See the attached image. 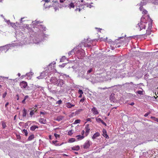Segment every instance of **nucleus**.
<instances>
[{
  "mask_svg": "<svg viewBox=\"0 0 158 158\" xmlns=\"http://www.w3.org/2000/svg\"><path fill=\"white\" fill-rule=\"evenodd\" d=\"M91 41L87 40L85 43H84V45L85 47H90L91 46Z\"/></svg>",
  "mask_w": 158,
  "mask_h": 158,
  "instance_id": "423d86ee",
  "label": "nucleus"
},
{
  "mask_svg": "<svg viewBox=\"0 0 158 158\" xmlns=\"http://www.w3.org/2000/svg\"><path fill=\"white\" fill-rule=\"evenodd\" d=\"M75 153L76 154H78V152H75Z\"/></svg>",
  "mask_w": 158,
  "mask_h": 158,
  "instance_id": "69168bd1",
  "label": "nucleus"
},
{
  "mask_svg": "<svg viewBox=\"0 0 158 158\" xmlns=\"http://www.w3.org/2000/svg\"><path fill=\"white\" fill-rule=\"evenodd\" d=\"M74 105L71 104L69 102H67L66 104V106L68 108H70L74 106Z\"/></svg>",
  "mask_w": 158,
  "mask_h": 158,
  "instance_id": "f3484780",
  "label": "nucleus"
},
{
  "mask_svg": "<svg viewBox=\"0 0 158 158\" xmlns=\"http://www.w3.org/2000/svg\"><path fill=\"white\" fill-rule=\"evenodd\" d=\"M52 82L55 85H57L58 83V80L55 77H53L52 79Z\"/></svg>",
  "mask_w": 158,
  "mask_h": 158,
  "instance_id": "9d476101",
  "label": "nucleus"
},
{
  "mask_svg": "<svg viewBox=\"0 0 158 158\" xmlns=\"http://www.w3.org/2000/svg\"><path fill=\"white\" fill-rule=\"evenodd\" d=\"M73 134L72 131V130L69 131L68 132V134L69 135H71Z\"/></svg>",
  "mask_w": 158,
  "mask_h": 158,
  "instance_id": "ea45409f",
  "label": "nucleus"
},
{
  "mask_svg": "<svg viewBox=\"0 0 158 158\" xmlns=\"http://www.w3.org/2000/svg\"><path fill=\"white\" fill-rule=\"evenodd\" d=\"M40 87H41L40 86H38L37 87V88H40Z\"/></svg>",
  "mask_w": 158,
  "mask_h": 158,
  "instance_id": "680f3d73",
  "label": "nucleus"
},
{
  "mask_svg": "<svg viewBox=\"0 0 158 158\" xmlns=\"http://www.w3.org/2000/svg\"><path fill=\"white\" fill-rule=\"evenodd\" d=\"M140 11H142V13L143 14H147V11L145 9H144L142 6H140L139 8Z\"/></svg>",
  "mask_w": 158,
  "mask_h": 158,
  "instance_id": "ddd939ff",
  "label": "nucleus"
},
{
  "mask_svg": "<svg viewBox=\"0 0 158 158\" xmlns=\"http://www.w3.org/2000/svg\"><path fill=\"white\" fill-rule=\"evenodd\" d=\"M92 112L94 114H97L98 113V110L95 107H93L91 109Z\"/></svg>",
  "mask_w": 158,
  "mask_h": 158,
  "instance_id": "1a4fd4ad",
  "label": "nucleus"
},
{
  "mask_svg": "<svg viewBox=\"0 0 158 158\" xmlns=\"http://www.w3.org/2000/svg\"><path fill=\"white\" fill-rule=\"evenodd\" d=\"M18 98V97H19V95H18V94H17L16 96Z\"/></svg>",
  "mask_w": 158,
  "mask_h": 158,
  "instance_id": "e2e57ef3",
  "label": "nucleus"
},
{
  "mask_svg": "<svg viewBox=\"0 0 158 158\" xmlns=\"http://www.w3.org/2000/svg\"><path fill=\"white\" fill-rule=\"evenodd\" d=\"M99 122H101L102 124L105 125V126H106V124L102 120L99 118Z\"/></svg>",
  "mask_w": 158,
  "mask_h": 158,
  "instance_id": "2f4dec72",
  "label": "nucleus"
},
{
  "mask_svg": "<svg viewBox=\"0 0 158 158\" xmlns=\"http://www.w3.org/2000/svg\"><path fill=\"white\" fill-rule=\"evenodd\" d=\"M91 144V142L89 140H87L83 145V147L84 149L88 148Z\"/></svg>",
  "mask_w": 158,
  "mask_h": 158,
  "instance_id": "7ed1b4c3",
  "label": "nucleus"
},
{
  "mask_svg": "<svg viewBox=\"0 0 158 158\" xmlns=\"http://www.w3.org/2000/svg\"><path fill=\"white\" fill-rule=\"evenodd\" d=\"M34 108H33L31 109V110L30 113V115L31 117L36 112L37 110V105H35L34 107Z\"/></svg>",
  "mask_w": 158,
  "mask_h": 158,
  "instance_id": "39448f33",
  "label": "nucleus"
},
{
  "mask_svg": "<svg viewBox=\"0 0 158 158\" xmlns=\"http://www.w3.org/2000/svg\"><path fill=\"white\" fill-rule=\"evenodd\" d=\"M7 94V93L6 92H5L2 95V97L3 98H4L6 96V95Z\"/></svg>",
  "mask_w": 158,
  "mask_h": 158,
  "instance_id": "4c0bfd02",
  "label": "nucleus"
},
{
  "mask_svg": "<svg viewBox=\"0 0 158 158\" xmlns=\"http://www.w3.org/2000/svg\"><path fill=\"white\" fill-rule=\"evenodd\" d=\"M6 46H3V47H0V52H1V51L2 52V50L4 49H6Z\"/></svg>",
  "mask_w": 158,
  "mask_h": 158,
  "instance_id": "bb28decb",
  "label": "nucleus"
},
{
  "mask_svg": "<svg viewBox=\"0 0 158 158\" xmlns=\"http://www.w3.org/2000/svg\"><path fill=\"white\" fill-rule=\"evenodd\" d=\"M151 118L153 119V120L158 122V118H156L155 117H151Z\"/></svg>",
  "mask_w": 158,
  "mask_h": 158,
  "instance_id": "cd10ccee",
  "label": "nucleus"
},
{
  "mask_svg": "<svg viewBox=\"0 0 158 158\" xmlns=\"http://www.w3.org/2000/svg\"><path fill=\"white\" fill-rule=\"evenodd\" d=\"M75 141V139L74 138H72L70 139L69 140V141L70 142H73Z\"/></svg>",
  "mask_w": 158,
  "mask_h": 158,
  "instance_id": "c85d7f7f",
  "label": "nucleus"
},
{
  "mask_svg": "<svg viewBox=\"0 0 158 158\" xmlns=\"http://www.w3.org/2000/svg\"><path fill=\"white\" fill-rule=\"evenodd\" d=\"M23 132L25 134V135L27 136L28 135L27 131V130L24 129L23 131Z\"/></svg>",
  "mask_w": 158,
  "mask_h": 158,
  "instance_id": "a878e982",
  "label": "nucleus"
},
{
  "mask_svg": "<svg viewBox=\"0 0 158 158\" xmlns=\"http://www.w3.org/2000/svg\"><path fill=\"white\" fill-rule=\"evenodd\" d=\"M85 135H88L89 133V132L90 130V128L89 127L88 125L86 126L85 128Z\"/></svg>",
  "mask_w": 158,
  "mask_h": 158,
  "instance_id": "0eeeda50",
  "label": "nucleus"
},
{
  "mask_svg": "<svg viewBox=\"0 0 158 158\" xmlns=\"http://www.w3.org/2000/svg\"><path fill=\"white\" fill-rule=\"evenodd\" d=\"M81 122V120L79 119H77L75 120L74 121V124H77L80 123Z\"/></svg>",
  "mask_w": 158,
  "mask_h": 158,
  "instance_id": "c756f323",
  "label": "nucleus"
},
{
  "mask_svg": "<svg viewBox=\"0 0 158 158\" xmlns=\"http://www.w3.org/2000/svg\"><path fill=\"white\" fill-rule=\"evenodd\" d=\"M28 98V96L27 95V96H25L24 99H25V100H26Z\"/></svg>",
  "mask_w": 158,
  "mask_h": 158,
  "instance_id": "de8ad7c7",
  "label": "nucleus"
},
{
  "mask_svg": "<svg viewBox=\"0 0 158 158\" xmlns=\"http://www.w3.org/2000/svg\"><path fill=\"white\" fill-rule=\"evenodd\" d=\"M115 45H116V44ZM116 46H117V48H119L120 47V45H119V44H117V45H116Z\"/></svg>",
  "mask_w": 158,
  "mask_h": 158,
  "instance_id": "5fc2aeb1",
  "label": "nucleus"
},
{
  "mask_svg": "<svg viewBox=\"0 0 158 158\" xmlns=\"http://www.w3.org/2000/svg\"><path fill=\"white\" fill-rule=\"evenodd\" d=\"M102 132V135L104 137L106 138H109V137L107 134L106 131L105 129H103Z\"/></svg>",
  "mask_w": 158,
  "mask_h": 158,
  "instance_id": "6e6552de",
  "label": "nucleus"
},
{
  "mask_svg": "<svg viewBox=\"0 0 158 158\" xmlns=\"http://www.w3.org/2000/svg\"><path fill=\"white\" fill-rule=\"evenodd\" d=\"M34 138V135L32 134L29 137L27 140L28 141H31V140L33 139Z\"/></svg>",
  "mask_w": 158,
  "mask_h": 158,
  "instance_id": "4be33fe9",
  "label": "nucleus"
},
{
  "mask_svg": "<svg viewBox=\"0 0 158 158\" xmlns=\"http://www.w3.org/2000/svg\"><path fill=\"white\" fill-rule=\"evenodd\" d=\"M82 110V109H80L78 110V111H79V112H80V111H81Z\"/></svg>",
  "mask_w": 158,
  "mask_h": 158,
  "instance_id": "13d9d810",
  "label": "nucleus"
},
{
  "mask_svg": "<svg viewBox=\"0 0 158 158\" xmlns=\"http://www.w3.org/2000/svg\"><path fill=\"white\" fill-rule=\"evenodd\" d=\"M77 10H78L79 12H80L81 10H83V8H79L78 9L77 8V9H76L75 10L77 11Z\"/></svg>",
  "mask_w": 158,
  "mask_h": 158,
  "instance_id": "f704fd0d",
  "label": "nucleus"
},
{
  "mask_svg": "<svg viewBox=\"0 0 158 158\" xmlns=\"http://www.w3.org/2000/svg\"><path fill=\"white\" fill-rule=\"evenodd\" d=\"M52 143L53 144H54L55 146H57L60 145L59 144L56 143L58 142V141L56 140L55 141H52Z\"/></svg>",
  "mask_w": 158,
  "mask_h": 158,
  "instance_id": "b1692460",
  "label": "nucleus"
},
{
  "mask_svg": "<svg viewBox=\"0 0 158 158\" xmlns=\"http://www.w3.org/2000/svg\"><path fill=\"white\" fill-rule=\"evenodd\" d=\"M73 52L72 51H71L69 52V55H71L72 54V53Z\"/></svg>",
  "mask_w": 158,
  "mask_h": 158,
  "instance_id": "49530a36",
  "label": "nucleus"
},
{
  "mask_svg": "<svg viewBox=\"0 0 158 158\" xmlns=\"http://www.w3.org/2000/svg\"><path fill=\"white\" fill-rule=\"evenodd\" d=\"M9 103L8 102H6V104L5 105V106L6 107L8 105Z\"/></svg>",
  "mask_w": 158,
  "mask_h": 158,
  "instance_id": "8fccbe9b",
  "label": "nucleus"
},
{
  "mask_svg": "<svg viewBox=\"0 0 158 158\" xmlns=\"http://www.w3.org/2000/svg\"><path fill=\"white\" fill-rule=\"evenodd\" d=\"M39 121L40 123L44 124L46 123V119L43 118H40L39 119Z\"/></svg>",
  "mask_w": 158,
  "mask_h": 158,
  "instance_id": "4468645a",
  "label": "nucleus"
},
{
  "mask_svg": "<svg viewBox=\"0 0 158 158\" xmlns=\"http://www.w3.org/2000/svg\"><path fill=\"white\" fill-rule=\"evenodd\" d=\"M101 29L99 28V31H101Z\"/></svg>",
  "mask_w": 158,
  "mask_h": 158,
  "instance_id": "338daca9",
  "label": "nucleus"
},
{
  "mask_svg": "<svg viewBox=\"0 0 158 158\" xmlns=\"http://www.w3.org/2000/svg\"><path fill=\"white\" fill-rule=\"evenodd\" d=\"M75 7L74 3L73 2H71L69 5L68 7L70 8H74Z\"/></svg>",
  "mask_w": 158,
  "mask_h": 158,
  "instance_id": "412c9836",
  "label": "nucleus"
},
{
  "mask_svg": "<svg viewBox=\"0 0 158 158\" xmlns=\"http://www.w3.org/2000/svg\"><path fill=\"white\" fill-rule=\"evenodd\" d=\"M59 66L61 67H64L65 66V65L64 64H63L61 65H60Z\"/></svg>",
  "mask_w": 158,
  "mask_h": 158,
  "instance_id": "09e8293b",
  "label": "nucleus"
},
{
  "mask_svg": "<svg viewBox=\"0 0 158 158\" xmlns=\"http://www.w3.org/2000/svg\"><path fill=\"white\" fill-rule=\"evenodd\" d=\"M80 147L78 145H76L71 147L72 149L75 151H78L80 149Z\"/></svg>",
  "mask_w": 158,
  "mask_h": 158,
  "instance_id": "f8f14e48",
  "label": "nucleus"
},
{
  "mask_svg": "<svg viewBox=\"0 0 158 158\" xmlns=\"http://www.w3.org/2000/svg\"><path fill=\"white\" fill-rule=\"evenodd\" d=\"M51 135H50V136H49V138H50V139H51Z\"/></svg>",
  "mask_w": 158,
  "mask_h": 158,
  "instance_id": "774afa93",
  "label": "nucleus"
},
{
  "mask_svg": "<svg viewBox=\"0 0 158 158\" xmlns=\"http://www.w3.org/2000/svg\"><path fill=\"white\" fill-rule=\"evenodd\" d=\"M85 100V98H82L81 99L80 101V103H83L84 101Z\"/></svg>",
  "mask_w": 158,
  "mask_h": 158,
  "instance_id": "c9c22d12",
  "label": "nucleus"
},
{
  "mask_svg": "<svg viewBox=\"0 0 158 158\" xmlns=\"http://www.w3.org/2000/svg\"><path fill=\"white\" fill-rule=\"evenodd\" d=\"M82 97V94H80L79 96L78 97L79 98H81Z\"/></svg>",
  "mask_w": 158,
  "mask_h": 158,
  "instance_id": "6e6d98bb",
  "label": "nucleus"
},
{
  "mask_svg": "<svg viewBox=\"0 0 158 158\" xmlns=\"http://www.w3.org/2000/svg\"><path fill=\"white\" fill-rule=\"evenodd\" d=\"M40 114H44V112H40Z\"/></svg>",
  "mask_w": 158,
  "mask_h": 158,
  "instance_id": "bf43d9fd",
  "label": "nucleus"
},
{
  "mask_svg": "<svg viewBox=\"0 0 158 158\" xmlns=\"http://www.w3.org/2000/svg\"><path fill=\"white\" fill-rule=\"evenodd\" d=\"M62 101L61 100H59V101H58L56 103L60 105V104H61L62 103Z\"/></svg>",
  "mask_w": 158,
  "mask_h": 158,
  "instance_id": "e433bc0d",
  "label": "nucleus"
},
{
  "mask_svg": "<svg viewBox=\"0 0 158 158\" xmlns=\"http://www.w3.org/2000/svg\"><path fill=\"white\" fill-rule=\"evenodd\" d=\"M65 0H60V2L61 3L63 2Z\"/></svg>",
  "mask_w": 158,
  "mask_h": 158,
  "instance_id": "603ef678",
  "label": "nucleus"
},
{
  "mask_svg": "<svg viewBox=\"0 0 158 158\" xmlns=\"http://www.w3.org/2000/svg\"><path fill=\"white\" fill-rule=\"evenodd\" d=\"M95 119L97 122H99V118H98V117L96 118H95Z\"/></svg>",
  "mask_w": 158,
  "mask_h": 158,
  "instance_id": "3c124183",
  "label": "nucleus"
},
{
  "mask_svg": "<svg viewBox=\"0 0 158 158\" xmlns=\"http://www.w3.org/2000/svg\"><path fill=\"white\" fill-rule=\"evenodd\" d=\"M118 41V40H116L115 41V42L112 41L111 40H109L108 42H109V43L110 44V47L112 48V49H114L115 48H117L116 45H117V41Z\"/></svg>",
  "mask_w": 158,
  "mask_h": 158,
  "instance_id": "f03ea898",
  "label": "nucleus"
},
{
  "mask_svg": "<svg viewBox=\"0 0 158 158\" xmlns=\"http://www.w3.org/2000/svg\"><path fill=\"white\" fill-rule=\"evenodd\" d=\"M2 125L3 129L5 128L6 127V123L4 122H2Z\"/></svg>",
  "mask_w": 158,
  "mask_h": 158,
  "instance_id": "5701e85b",
  "label": "nucleus"
},
{
  "mask_svg": "<svg viewBox=\"0 0 158 158\" xmlns=\"http://www.w3.org/2000/svg\"><path fill=\"white\" fill-rule=\"evenodd\" d=\"M137 93L139 95L143 94V91L141 90H139L137 92Z\"/></svg>",
  "mask_w": 158,
  "mask_h": 158,
  "instance_id": "7c9ffc66",
  "label": "nucleus"
},
{
  "mask_svg": "<svg viewBox=\"0 0 158 158\" xmlns=\"http://www.w3.org/2000/svg\"><path fill=\"white\" fill-rule=\"evenodd\" d=\"M86 120L87 121H90V122H91V118H87L86 119Z\"/></svg>",
  "mask_w": 158,
  "mask_h": 158,
  "instance_id": "c03bdc74",
  "label": "nucleus"
},
{
  "mask_svg": "<svg viewBox=\"0 0 158 158\" xmlns=\"http://www.w3.org/2000/svg\"><path fill=\"white\" fill-rule=\"evenodd\" d=\"M150 114V113H146L144 115V116L145 117H147Z\"/></svg>",
  "mask_w": 158,
  "mask_h": 158,
  "instance_id": "37998d69",
  "label": "nucleus"
},
{
  "mask_svg": "<svg viewBox=\"0 0 158 158\" xmlns=\"http://www.w3.org/2000/svg\"><path fill=\"white\" fill-rule=\"evenodd\" d=\"M92 71V69H90L88 71H87V73H90Z\"/></svg>",
  "mask_w": 158,
  "mask_h": 158,
  "instance_id": "79ce46f5",
  "label": "nucleus"
},
{
  "mask_svg": "<svg viewBox=\"0 0 158 158\" xmlns=\"http://www.w3.org/2000/svg\"><path fill=\"white\" fill-rule=\"evenodd\" d=\"M64 118V117L62 116H58L56 118V120L58 121H60L63 119Z\"/></svg>",
  "mask_w": 158,
  "mask_h": 158,
  "instance_id": "6ab92c4d",
  "label": "nucleus"
},
{
  "mask_svg": "<svg viewBox=\"0 0 158 158\" xmlns=\"http://www.w3.org/2000/svg\"><path fill=\"white\" fill-rule=\"evenodd\" d=\"M64 84L63 81L61 79H58V83L57 86H62Z\"/></svg>",
  "mask_w": 158,
  "mask_h": 158,
  "instance_id": "9b49d317",
  "label": "nucleus"
},
{
  "mask_svg": "<svg viewBox=\"0 0 158 158\" xmlns=\"http://www.w3.org/2000/svg\"><path fill=\"white\" fill-rule=\"evenodd\" d=\"M19 85L22 89L26 88L27 86V83L25 81H23L20 82Z\"/></svg>",
  "mask_w": 158,
  "mask_h": 158,
  "instance_id": "20e7f679",
  "label": "nucleus"
},
{
  "mask_svg": "<svg viewBox=\"0 0 158 158\" xmlns=\"http://www.w3.org/2000/svg\"><path fill=\"white\" fill-rule=\"evenodd\" d=\"M78 93L79 94H83L82 90L81 89L78 90Z\"/></svg>",
  "mask_w": 158,
  "mask_h": 158,
  "instance_id": "473e14b6",
  "label": "nucleus"
},
{
  "mask_svg": "<svg viewBox=\"0 0 158 158\" xmlns=\"http://www.w3.org/2000/svg\"><path fill=\"white\" fill-rule=\"evenodd\" d=\"M43 1H44L45 3L44 4V6L46 7H47L46 5V3H48L49 2L50 0H43Z\"/></svg>",
  "mask_w": 158,
  "mask_h": 158,
  "instance_id": "393cba45",
  "label": "nucleus"
},
{
  "mask_svg": "<svg viewBox=\"0 0 158 158\" xmlns=\"http://www.w3.org/2000/svg\"><path fill=\"white\" fill-rule=\"evenodd\" d=\"M54 135L56 139H57V138H60V135H59L55 133Z\"/></svg>",
  "mask_w": 158,
  "mask_h": 158,
  "instance_id": "72a5a7b5",
  "label": "nucleus"
},
{
  "mask_svg": "<svg viewBox=\"0 0 158 158\" xmlns=\"http://www.w3.org/2000/svg\"><path fill=\"white\" fill-rule=\"evenodd\" d=\"M84 133H85V131L84 130L82 131H81V132L82 135H83L84 134Z\"/></svg>",
  "mask_w": 158,
  "mask_h": 158,
  "instance_id": "a18cd8bd",
  "label": "nucleus"
},
{
  "mask_svg": "<svg viewBox=\"0 0 158 158\" xmlns=\"http://www.w3.org/2000/svg\"><path fill=\"white\" fill-rule=\"evenodd\" d=\"M137 27L140 31L143 29L145 30V28L146 27L147 28V29L146 30V33H145V31L141 35L143 38L146 39L148 36H149L151 34L152 22L151 21L147 22L145 17L143 16L141 19L140 22L138 23Z\"/></svg>",
  "mask_w": 158,
  "mask_h": 158,
  "instance_id": "f257e3e1",
  "label": "nucleus"
},
{
  "mask_svg": "<svg viewBox=\"0 0 158 158\" xmlns=\"http://www.w3.org/2000/svg\"><path fill=\"white\" fill-rule=\"evenodd\" d=\"M26 100H25V99H23V100L22 101V103H25V101Z\"/></svg>",
  "mask_w": 158,
  "mask_h": 158,
  "instance_id": "864d4df0",
  "label": "nucleus"
},
{
  "mask_svg": "<svg viewBox=\"0 0 158 158\" xmlns=\"http://www.w3.org/2000/svg\"><path fill=\"white\" fill-rule=\"evenodd\" d=\"M76 137L78 140H80L83 139L84 138V135H79L76 136Z\"/></svg>",
  "mask_w": 158,
  "mask_h": 158,
  "instance_id": "dca6fc26",
  "label": "nucleus"
},
{
  "mask_svg": "<svg viewBox=\"0 0 158 158\" xmlns=\"http://www.w3.org/2000/svg\"><path fill=\"white\" fill-rule=\"evenodd\" d=\"M37 78L38 79H40L43 78V77L41 75H40V76L37 77Z\"/></svg>",
  "mask_w": 158,
  "mask_h": 158,
  "instance_id": "58836bf2",
  "label": "nucleus"
},
{
  "mask_svg": "<svg viewBox=\"0 0 158 158\" xmlns=\"http://www.w3.org/2000/svg\"><path fill=\"white\" fill-rule=\"evenodd\" d=\"M106 39H107V38H106ZM106 40H107V39H104V41H106Z\"/></svg>",
  "mask_w": 158,
  "mask_h": 158,
  "instance_id": "0e129e2a",
  "label": "nucleus"
},
{
  "mask_svg": "<svg viewBox=\"0 0 158 158\" xmlns=\"http://www.w3.org/2000/svg\"><path fill=\"white\" fill-rule=\"evenodd\" d=\"M23 114L22 115L23 117H25L27 115V110L24 108L22 111Z\"/></svg>",
  "mask_w": 158,
  "mask_h": 158,
  "instance_id": "a211bd4d",
  "label": "nucleus"
},
{
  "mask_svg": "<svg viewBox=\"0 0 158 158\" xmlns=\"http://www.w3.org/2000/svg\"><path fill=\"white\" fill-rule=\"evenodd\" d=\"M99 136V133L98 132H97L92 137V139H94L98 137Z\"/></svg>",
  "mask_w": 158,
  "mask_h": 158,
  "instance_id": "aec40b11",
  "label": "nucleus"
},
{
  "mask_svg": "<svg viewBox=\"0 0 158 158\" xmlns=\"http://www.w3.org/2000/svg\"><path fill=\"white\" fill-rule=\"evenodd\" d=\"M130 105H131L132 106V105H134V102H132V103H131V104H130Z\"/></svg>",
  "mask_w": 158,
  "mask_h": 158,
  "instance_id": "4d7b16f0",
  "label": "nucleus"
},
{
  "mask_svg": "<svg viewBox=\"0 0 158 158\" xmlns=\"http://www.w3.org/2000/svg\"><path fill=\"white\" fill-rule=\"evenodd\" d=\"M38 127L36 125H33L31 126L30 128V130L32 131H34L36 128H38Z\"/></svg>",
  "mask_w": 158,
  "mask_h": 158,
  "instance_id": "2eb2a0df",
  "label": "nucleus"
},
{
  "mask_svg": "<svg viewBox=\"0 0 158 158\" xmlns=\"http://www.w3.org/2000/svg\"><path fill=\"white\" fill-rule=\"evenodd\" d=\"M16 137L17 139H21V137L20 135H16Z\"/></svg>",
  "mask_w": 158,
  "mask_h": 158,
  "instance_id": "a19ab883",
  "label": "nucleus"
},
{
  "mask_svg": "<svg viewBox=\"0 0 158 158\" xmlns=\"http://www.w3.org/2000/svg\"><path fill=\"white\" fill-rule=\"evenodd\" d=\"M18 75L19 76V77H20V75H21V74H20V73H18Z\"/></svg>",
  "mask_w": 158,
  "mask_h": 158,
  "instance_id": "052dcab7",
  "label": "nucleus"
}]
</instances>
